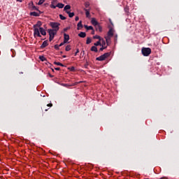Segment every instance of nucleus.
I'll return each instance as SVG.
<instances>
[{
    "label": "nucleus",
    "instance_id": "2eb2a0df",
    "mask_svg": "<svg viewBox=\"0 0 179 179\" xmlns=\"http://www.w3.org/2000/svg\"><path fill=\"white\" fill-rule=\"evenodd\" d=\"M96 30L101 33V31H103V28L101 27V26L98 24L96 26Z\"/></svg>",
    "mask_w": 179,
    "mask_h": 179
},
{
    "label": "nucleus",
    "instance_id": "f8f14e48",
    "mask_svg": "<svg viewBox=\"0 0 179 179\" xmlns=\"http://www.w3.org/2000/svg\"><path fill=\"white\" fill-rule=\"evenodd\" d=\"M85 12L86 17H90V10L84 8Z\"/></svg>",
    "mask_w": 179,
    "mask_h": 179
},
{
    "label": "nucleus",
    "instance_id": "6ab92c4d",
    "mask_svg": "<svg viewBox=\"0 0 179 179\" xmlns=\"http://www.w3.org/2000/svg\"><path fill=\"white\" fill-rule=\"evenodd\" d=\"M101 45L103 47H107V45H106V41H104L103 38L101 39Z\"/></svg>",
    "mask_w": 179,
    "mask_h": 179
},
{
    "label": "nucleus",
    "instance_id": "4c0bfd02",
    "mask_svg": "<svg viewBox=\"0 0 179 179\" xmlns=\"http://www.w3.org/2000/svg\"><path fill=\"white\" fill-rule=\"evenodd\" d=\"M78 52H79V49H77V50L75 53V57H76V55H78Z\"/></svg>",
    "mask_w": 179,
    "mask_h": 179
},
{
    "label": "nucleus",
    "instance_id": "f3484780",
    "mask_svg": "<svg viewBox=\"0 0 179 179\" xmlns=\"http://www.w3.org/2000/svg\"><path fill=\"white\" fill-rule=\"evenodd\" d=\"M78 30H80V29H82V27H83V24H82V21H80L78 24Z\"/></svg>",
    "mask_w": 179,
    "mask_h": 179
},
{
    "label": "nucleus",
    "instance_id": "5701e85b",
    "mask_svg": "<svg viewBox=\"0 0 179 179\" xmlns=\"http://www.w3.org/2000/svg\"><path fill=\"white\" fill-rule=\"evenodd\" d=\"M85 29H86L87 30H93V27L85 25Z\"/></svg>",
    "mask_w": 179,
    "mask_h": 179
},
{
    "label": "nucleus",
    "instance_id": "de8ad7c7",
    "mask_svg": "<svg viewBox=\"0 0 179 179\" xmlns=\"http://www.w3.org/2000/svg\"><path fill=\"white\" fill-rule=\"evenodd\" d=\"M92 34H94V31L93 30V31H92Z\"/></svg>",
    "mask_w": 179,
    "mask_h": 179
},
{
    "label": "nucleus",
    "instance_id": "a211bd4d",
    "mask_svg": "<svg viewBox=\"0 0 179 179\" xmlns=\"http://www.w3.org/2000/svg\"><path fill=\"white\" fill-rule=\"evenodd\" d=\"M30 15L31 16H40V13H38L37 12H31Z\"/></svg>",
    "mask_w": 179,
    "mask_h": 179
},
{
    "label": "nucleus",
    "instance_id": "473e14b6",
    "mask_svg": "<svg viewBox=\"0 0 179 179\" xmlns=\"http://www.w3.org/2000/svg\"><path fill=\"white\" fill-rule=\"evenodd\" d=\"M79 83H83V81L76 82L74 84H73V86H76V85H79Z\"/></svg>",
    "mask_w": 179,
    "mask_h": 179
},
{
    "label": "nucleus",
    "instance_id": "cd10ccee",
    "mask_svg": "<svg viewBox=\"0 0 179 179\" xmlns=\"http://www.w3.org/2000/svg\"><path fill=\"white\" fill-rule=\"evenodd\" d=\"M59 18L61 19V20H66V17H64V15H59Z\"/></svg>",
    "mask_w": 179,
    "mask_h": 179
},
{
    "label": "nucleus",
    "instance_id": "3c124183",
    "mask_svg": "<svg viewBox=\"0 0 179 179\" xmlns=\"http://www.w3.org/2000/svg\"><path fill=\"white\" fill-rule=\"evenodd\" d=\"M60 54H62V52H60Z\"/></svg>",
    "mask_w": 179,
    "mask_h": 179
},
{
    "label": "nucleus",
    "instance_id": "39448f33",
    "mask_svg": "<svg viewBox=\"0 0 179 179\" xmlns=\"http://www.w3.org/2000/svg\"><path fill=\"white\" fill-rule=\"evenodd\" d=\"M50 26H51V27L54 29V30H56L57 31L58 30H59V23L58 22H50Z\"/></svg>",
    "mask_w": 179,
    "mask_h": 179
},
{
    "label": "nucleus",
    "instance_id": "dca6fc26",
    "mask_svg": "<svg viewBox=\"0 0 179 179\" xmlns=\"http://www.w3.org/2000/svg\"><path fill=\"white\" fill-rule=\"evenodd\" d=\"M78 36L81 38H85V37H86V33L80 32V34H78Z\"/></svg>",
    "mask_w": 179,
    "mask_h": 179
},
{
    "label": "nucleus",
    "instance_id": "c03bdc74",
    "mask_svg": "<svg viewBox=\"0 0 179 179\" xmlns=\"http://www.w3.org/2000/svg\"><path fill=\"white\" fill-rule=\"evenodd\" d=\"M17 2H23V0H17Z\"/></svg>",
    "mask_w": 179,
    "mask_h": 179
},
{
    "label": "nucleus",
    "instance_id": "0eeeda50",
    "mask_svg": "<svg viewBox=\"0 0 179 179\" xmlns=\"http://www.w3.org/2000/svg\"><path fill=\"white\" fill-rule=\"evenodd\" d=\"M114 36V29H110L109 31H108V36L107 37H113Z\"/></svg>",
    "mask_w": 179,
    "mask_h": 179
},
{
    "label": "nucleus",
    "instance_id": "49530a36",
    "mask_svg": "<svg viewBox=\"0 0 179 179\" xmlns=\"http://www.w3.org/2000/svg\"><path fill=\"white\" fill-rule=\"evenodd\" d=\"M49 76H50V78H52V77H53L51 74H49Z\"/></svg>",
    "mask_w": 179,
    "mask_h": 179
},
{
    "label": "nucleus",
    "instance_id": "412c9836",
    "mask_svg": "<svg viewBox=\"0 0 179 179\" xmlns=\"http://www.w3.org/2000/svg\"><path fill=\"white\" fill-rule=\"evenodd\" d=\"M66 13L69 15V17H73L75 16V13H71L69 11H66Z\"/></svg>",
    "mask_w": 179,
    "mask_h": 179
},
{
    "label": "nucleus",
    "instance_id": "f704fd0d",
    "mask_svg": "<svg viewBox=\"0 0 179 179\" xmlns=\"http://www.w3.org/2000/svg\"><path fill=\"white\" fill-rule=\"evenodd\" d=\"M59 47H60L59 45H55V49L58 50H59Z\"/></svg>",
    "mask_w": 179,
    "mask_h": 179
},
{
    "label": "nucleus",
    "instance_id": "b1692460",
    "mask_svg": "<svg viewBox=\"0 0 179 179\" xmlns=\"http://www.w3.org/2000/svg\"><path fill=\"white\" fill-rule=\"evenodd\" d=\"M94 45H95V47H97V45H101V41H99L96 43H94Z\"/></svg>",
    "mask_w": 179,
    "mask_h": 179
},
{
    "label": "nucleus",
    "instance_id": "9d476101",
    "mask_svg": "<svg viewBox=\"0 0 179 179\" xmlns=\"http://www.w3.org/2000/svg\"><path fill=\"white\" fill-rule=\"evenodd\" d=\"M64 43H68V41H69V35L64 34Z\"/></svg>",
    "mask_w": 179,
    "mask_h": 179
},
{
    "label": "nucleus",
    "instance_id": "7ed1b4c3",
    "mask_svg": "<svg viewBox=\"0 0 179 179\" xmlns=\"http://www.w3.org/2000/svg\"><path fill=\"white\" fill-rule=\"evenodd\" d=\"M57 31H58L55 29H48V33L50 36L49 41H52L54 40V37H55Z\"/></svg>",
    "mask_w": 179,
    "mask_h": 179
},
{
    "label": "nucleus",
    "instance_id": "8fccbe9b",
    "mask_svg": "<svg viewBox=\"0 0 179 179\" xmlns=\"http://www.w3.org/2000/svg\"><path fill=\"white\" fill-rule=\"evenodd\" d=\"M85 6H86V8H87V5H86Z\"/></svg>",
    "mask_w": 179,
    "mask_h": 179
},
{
    "label": "nucleus",
    "instance_id": "c9c22d12",
    "mask_svg": "<svg viewBox=\"0 0 179 179\" xmlns=\"http://www.w3.org/2000/svg\"><path fill=\"white\" fill-rule=\"evenodd\" d=\"M64 44H66V43H65L64 41L59 45V47H62V45H64Z\"/></svg>",
    "mask_w": 179,
    "mask_h": 179
},
{
    "label": "nucleus",
    "instance_id": "4468645a",
    "mask_svg": "<svg viewBox=\"0 0 179 179\" xmlns=\"http://www.w3.org/2000/svg\"><path fill=\"white\" fill-rule=\"evenodd\" d=\"M64 6H65V5H64V3H58L56 5V8H59V9H62V8H64Z\"/></svg>",
    "mask_w": 179,
    "mask_h": 179
},
{
    "label": "nucleus",
    "instance_id": "e433bc0d",
    "mask_svg": "<svg viewBox=\"0 0 179 179\" xmlns=\"http://www.w3.org/2000/svg\"><path fill=\"white\" fill-rule=\"evenodd\" d=\"M36 24H38L37 27L38 29L40 27V26H41V22H38Z\"/></svg>",
    "mask_w": 179,
    "mask_h": 179
},
{
    "label": "nucleus",
    "instance_id": "37998d69",
    "mask_svg": "<svg viewBox=\"0 0 179 179\" xmlns=\"http://www.w3.org/2000/svg\"><path fill=\"white\" fill-rule=\"evenodd\" d=\"M159 179H169V178L167 177H162V178H161Z\"/></svg>",
    "mask_w": 179,
    "mask_h": 179
},
{
    "label": "nucleus",
    "instance_id": "c85d7f7f",
    "mask_svg": "<svg viewBox=\"0 0 179 179\" xmlns=\"http://www.w3.org/2000/svg\"><path fill=\"white\" fill-rule=\"evenodd\" d=\"M45 2V0H39L38 5H43Z\"/></svg>",
    "mask_w": 179,
    "mask_h": 179
},
{
    "label": "nucleus",
    "instance_id": "09e8293b",
    "mask_svg": "<svg viewBox=\"0 0 179 179\" xmlns=\"http://www.w3.org/2000/svg\"><path fill=\"white\" fill-rule=\"evenodd\" d=\"M45 111H48V109H45Z\"/></svg>",
    "mask_w": 179,
    "mask_h": 179
},
{
    "label": "nucleus",
    "instance_id": "bb28decb",
    "mask_svg": "<svg viewBox=\"0 0 179 179\" xmlns=\"http://www.w3.org/2000/svg\"><path fill=\"white\" fill-rule=\"evenodd\" d=\"M71 45H68L67 46H66L65 50L66 51H71Z\"/></svg>",
    "mask_w": 179,
    "mask_h": 179
},
{
    "label": "nucleus",
    "instance_id": "aec40b11",
    "mask_svg": "<svg viewBox=\"0 0 179 179\" xmlns=\"http://www.w3.org/2000/svg\"><path fill=\"white\" fill-rule=\"evenodd\" d=\"M69 9H71V6L69 5H66V6H65L64 10H65V12L66 13V12H69L68 10H69Z\"/></svg>",
    "mask_w": 179,
    "mask_h": 179
},
{
    "label": "nucleus",
    "instance_id": "ddd939ff",
    "mask_svg": "<svg viewBox=\"0 0 179 179\" xmlns=\"http://www.w3.org/2000/svg\"><path fill=\"white\" fill-rule=\"evenodd\" d=\"M105 40L106 41L107 45H108L110 43H111V37L110 36H105Z\"/></svg>",
    "mask_w": 179,
    "mask_h": 179
},
{
    "label": "nucleus",
    "instance_id": "f03ea898",
    "mask_svg": "<svg viewBox=\"0 0 179 179\" xmlns=\"http://www.w3.org/2000/svg\"><path fill=\"white\" fill-rule=\"evenodd\" d=\"M141 52L144 57H149L150 54H152V49L150 48H143L141 50Z\"/></svg>",
    "mask_w": 179,
    "mask_h": 179
},
{
    "label": "nucleus",
    "instance_id": "4be33fe9",
    "mask_svg": "<svg viewBox=\"0 0 179 179\" xmlns=\"http://www.w3.org/2000/svg\"><path fill=\"white\" fill-rule=\"evenodd\" d=\"M91 51H93L94 52H97L99 50H97V47L96 46H92L91 48Z\"/></svg>",
    "mask_w": 179,
    "mask_h": 179
},
{
    "label": "nucleus",
    "instance_id": "1a4fd4ad",
    "mask_svg": "<svg viewBox=\"0 0 179 179\" xmlns=\"http://www.w3.org/2000/svg\"><path fill=\"white\" fill-rule=\"evenodd\" d=\"M39 30H40V33H41V34H42V36H46L47 32H45V29H44V28L40 27Z\"/></svg>",
    "mask_w": 179,
    "mask_h": 179
},
{
    "label": "nucleus",
    "instance_id": "a878e982",
    "mask_svg": "<svg viewBox=\"0 0 179 179\" xmlns=\"http://www.w3.org/2000/svg\"><path fill=\"white\" fill-rule=\"evenodd\" d=\"M90 43H92V38H87V41H86V44H90Z\"/></svg>",
    "mask_w": 179,
    "mask_h": 179
},
{
    "label": "nucleus",
    "instance_id": "20e7f679",
    "mask_svg": "<svg viewBox=\"0 0 179 179\" xmlns=\"http://www.w3.org/2000/svg\"><path fill=\"white\" fill-rule=\"evenodd\" d=\"M110 55H111V53L106 52V53L99 56V57H96V61H106V59H107V58H108V57H110Z\"/></svg>",
    "mask_w": 179,
    "mask_h": 179
},
{
    "label": "nucleus",
    "instance_id": "9b49d317",
    "mask_svg": "<svg viewBox=\"0 0 179 179\" xmlns=\"http://www.w3.org/2000/svg\"><path fill=\"white\" fill-rule=\"evenodd\" d=\"M48 45V41H45L41 45V48H45Z\"/></svg>",
    "mask_w": 179,
    "mask_h": 179
},
{
    "label": "nucleus",
    "instance_id": "2f4dec72",
    "mask_svg": "<svg viewBox=\"0 0 179 179\" xmlns=\"http://www.w3.org/2000/svg\"><path fill=\"white\" fill-rule=\"evenodd\" d=\"M39 59H41V61L44 62L45 60V57L44 56H40Z\"/></svg>",
    "mask_w": 179,
    "mask_h": 179
},
{
    "label": "nucleus",
    "instance_id": "7c9ffc66",
    "mask_svg": "<svg viewBox=\"0 0 179 179\" xmlns=\"http://www.w3.org/2000/svg\"><path fill=\"white\" fill-rule=\"evenodd\" d=\"M31 5L32 6V10H38V9H37V7L33 6V3H31Z\"/></svg>",
    "mask_w": 179,
    "mask_h": 179
},
{
    "label": "nucleus",
    "instance_id": "f257e3e1",
    "mask_svg": "<svg viewBox=\"0 0 179 179\" xmlns=\"http://www.w3.org/2000/svg\"><path fill=\"white\" fill-rule=\"evenodd\" d=\"M38 24L34 25V38H37V37H41L40 34V28L37 27Z\"/></svg>",
    "mask_w": 179,
    "mask_h": 179
},
{
    "label": "nucleus",
    "instance_id": "c756f323",
    "mask_svg": "<svg viewBox=\"0 0 179 179\" xmlns=\"http://www.w3.org/2000/svg\"><path fill=\"white\" fill-rule=\"evenodd\" d=\"M55 65H58V66H64V64H62L60 63V62H55Z\"/></svg>",
    "mask_w": 179,
    "mask_h": 179
},
{
    "label": "nucleus",
    "instance_id": "72a5a7b5",
    "mask_svg": "<svg viewBox=\"0 0 179 179\" xmlns=\"http://www.w3.org/2000/svg\"><path fill=\"white\" fill-rule=\"evenodd\" d=\"M107 48V46H101V48L99 49V51H103V50H106Z\"/></svg>",
    "mask_w": 179,
    "mask_h": 179
},
{
    "label": "nucleus",
    "instance_id": "6e6552de",
    "mask_svg": "<svg viewBox=\"0 0 179 179\" xmlns=\"http://www.w3.org/2000/svg\"><path fill=\"white\" fill-rule=\"evenodd\" d=\"M91 23H92V24H93V26L99 25V22H97V20H96V18H92Z\"/></svg>",
    "mask_w": 179,
    "mask_h": 179
},
{
    "label": "nucleus",
    "instance_id": "ea45409f",
    "mask_svg": "<svg viewBox=\"0 0 179 179\" xmlns=\"http://www.w3.org/2000/svg\"><path fill=\"white\" fill-rule=\"evenodd\" d=\"M114 37H115V41H117V38H118V36L117 35H114Z\"/></svg>",
    "mask_w": 179,
    "mask_h": 179
},
{
    "label": "nucleus",
    "instance_id": "393cba45",
    "mask_svg": "<svg viewBox=\"0 0 179 179\" xmlns=\"http://www.w3.org/2000/svg\"><path fill=\"white\" fill-rule=\"evenodd\" d=\"M94 38H96V39H97L99 41H101V39H102L101 37H100V36H99V35L94 36Z\"/></svg>",
    "mask_w": 179,
    "mask_h": 179
},
{
    "label": "nucleus",
    "instance_id": "a19ab883",
    "mask_svg": "<svg viewBox=\"0 0 179 179\" xmlns=\"http://www.w3.org/2000/svg\"><path fill=\"white\" fill-rule=\"evenodd\" d=\"M75 20H76V22H78V20H79V17H76V18H75Z\"/></svg>",
    "mask_w": 179,
    "mask_h": 179
},
{
    "label": "nucleus",
    "instance_id": "a18cd8bd",
    "mask_svg": "<svg viewBox=\"0 0 179 179\" xmlns=\"http://www.w3.org/2000/svg\"><path fill=\"white\" fill-rule=\"evenodd\" d=\"M63 58H66V55H63Z\"/></svg>",
    "mask_w": 179,
    "mask_h": 179
},
{
    "label": "nucleus",
    "instance_id": "58836bf2",
    "mask_svg": "<svg viewBox=\"0 0 179 179\" xmlns=\"http://www.w3.org/2000/svg\"><path fill=\"white\" fill-rule=\"evenodd\" d=\"M55 71H61V68L59 67H56L55 68Z\"/></svg>",
    "mask_w": 179,
    "mask_h": 179
},
{
    "label": "nucleus",
    "instance_id": "423d86ee",
    "mask_svg": "<svg viewBox=\"0 0 179 179\" xmlns=\"http://www.w3.org/2000/svg\"><path fill=\"white\" fill-rule=\"evenodd\" d=\"M57 3H58V1L52 0L50 6V8H51L52 9H55L57 8Z\"/></svg>",
    "mask_w": 179,
    "mask_h": 179
},
{
    "label": "nucleus",
    "instance_id": "79ce46f5",
    "mask_svg": "<svg viewBox=\"0 0 179 179\" xmlns=\"http://www.w3.org/2000/svg\"><path fill=\"white\" fill-rule=\"evenodd\" d=\"M48 107H52V103H49L47 105Z\"/></svg>",
    "mask_w": 179,
    "mask_h": 179
}]
</instances>
